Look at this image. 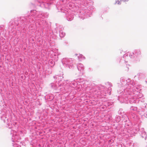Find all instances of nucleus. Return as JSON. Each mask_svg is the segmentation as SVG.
<instances>
[{
  "label": "nucleus",
  "instance_id": "1",
  "mask_svg": "<svg viewBox=\"0 0 147 147\" xmlns=\"http://www.w3.org/2000/svg\"><path fill=\"white\" fill-rule=\"evenodd\" d=\"M129 0H121V1H127Z\"/></svg>",
  "mask_w": 147,
  "mask_h": 147
}]
</instances>
